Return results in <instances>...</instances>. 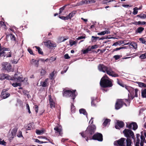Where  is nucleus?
<instances>
[{"label":"nucleus","instance_id":"f257e3e1","mask_svg":"<svg viewBox=\"0 0 146 146\" xmlns=\"http://www.w3.org/2000/svg\"><path fill=\"white\" fill-rule=\"evenodd\" d=\"M96 126L94 125L89 126L86 130L80 133L82 137L85 138L86 140L88 141L89 139H91L92 135L95 132Z\"/></svg>","mask_w":146,"mask_h":146},{"label":"nucleus","instance_id":"f03ea898","mask_svg":"<svg viewBox=\"0 0 146 146\" xmlns=\"http://www.w3.org/2000/svg\"><path fill=\"white\" fill-rule=\"evenodd\" d=\"M98 70L101 72L106 73L107 74L113 77H117L119 75L113 70L111 68L103 64H99L98 66Z\"/></svg>","mask_w":146,"mask_h":146},{"label":"nucleus","instance_id":"7ed1b4c3","mask_svg":"<svg viewBox=\"0 0 146 146\" xmlns=\"http://www.w3.org/2000/svg\"><path fill=\"white\" fill-rule=\"evenodd\" d=\"M112 80L111 79L102 78L100 82V86L103 88H110L113 85Z\"/></svg>","mask_w":146,"mask_h":146},{"label":"nucleus","instance_id":"20e7f679","mask_svg":"<svg viewBox=\"0 0 146 146\" xmlns=\"http://www.w3.org/2000/svg\"><path fill=\"white\" fill-rule=\"evenodd\" d=\"M76 92V90H66V89H64L63 91V96L67 97H71L72 99L74 100L75 99L77 94H76L75 92Z\"/></svg>","mask_w":146,"mask_h":146},{"label":"nucleus","instance_id":"39448f33","mask_svg":"<svg viewBox=\"0 0 146 146\" xmlns=\"http://www.w3.org/2000/svg\"><path fill=\"white\" fill-rule=\"evenodd\" d=\"M129 102V100L126 99H117L115 105V109L118 110L122 107L123 105L127 106V105L125 102Z\"/></svg>","mask_w":146,"mask_h":146},{"label":"nucleus","instance_id":"423d86ee","mask_svg":"<svg viewBox=\"0 0 146 146\" xmlns=\"http://www.w3.org/2000/svg\"><path fill=\"white\" fill-rule=\"evenodd\" d=\"M123 132L125 136L127 138H131L134 140V142H135V138L134 136V133L132 131L129 129H125L123 131Z\"/></svg>","mask_w":146,"mask_h":146},{"label":"nucleus","instance_id":"0eeeda50","mask_svg":"<svg viewBox=\"0 0 146 146\" xmlns=\"http://www.w3.org/2000/svg\"><path fill=\"white\" fill-rule=\"evenodd\" d=\"M91 139L97 140L99 141H102L103 140V135L101 133H97L93 135L91 138Z\"/></svg>","mask_w":146,"mask_h":146},{"label":"nucleus","instance_id":"6e6552de","mask_svg":"<svg viewBox=\"0 0 146 146\" xmlns=\"http://www.w3.org/2000/svg\"><path fill=\"white\" fill-rule=\"evenodd\" d=\"M44 43L45 46L50 49H53V48L54 49L55 48L56 46V43L52 42L50 40H48L47 41L44 42Z\"/></svg>","mask_w":146,"mask_h":146},{"label":"nucleus","instance_id":"1a4fd4ad","mask_svg":"<svg viewBox=\"0 0 146 146\" xmlns=\"http://www.w3.org/2000/svg\"><path fill=\"white\" fill-rule=\"evenodd\" d=\"M3 68L8 72H10L12 71L11 64L7 62H4L2 63Z\"/></svg>","mask_w":146,"mask_h":146},{"label":"nucleus","instance_id":"9d476101","mask_svg":"<svg viewBox=\"0 0 146 146\" xmlns=\"http://www.w3.org/2000/svg\"><path fill=\"white\" fill-rule=\"evenodd\" d=\"M125 138H121L120 139L115 141L114 143L115 145H119L120 146H125L124 144V141Z\"/></svg>","mask_w":146,"mask_h":146},{"label":"nucleus","instance_id":"9b49d317","mask_svg":"<svg viewBox=\"0 0 146 146\" xmlns=\"http://www.w3.org/2000/svg\"><path fill=\"white\" fill-rule=\"evenodd\" d=\"M13 79L10 80H14L15 82H20L21 83L24 81V80L23 77H21L20 76L18 77L17 74H15L14 77H12Z\"/></svg>","mask_w":146,"mask_h":146},{"label":"nucleus","instance_id":"f8f14e48","mask_svg":"<svg viewBox=\"0 0 146 146\" xmlns=\"http://www.w3.org/2000/svg\"><path fill=\"white\" fill-rule=\"evenodd\" d=\"M96 2L95 0H83L77 3L78 5H81L84 4H89L90 3H94Z\"/></svg>","mask_w":146,"mask_h":146},{"label":"nucleus","instance_id":"ddd939ff","mask_svg":"<svg viewBox=\"0 0 146 146\" xmlns=\"http://www.w3.org/2000/svg\"><path fill=\"white\" fill-rule=\"evenodd\" d=\"M124 125L123 121L118 120L117 121L115 127L116 129H119L120 128L123 127Z\"/></svg>","mask_w":146,"mask_h":146},{"label":"nucleus","instance_id":"4468645a","mask_svg":"<svg viewBox=\"0 0 146 146\" xmlns=\"http://www.w3.org/2000/svg\"><path fill=\"white\" fill-rule=\"evenodd\" d=\"M55 131V133L58 135L62 136L63 134L62 129V128H59L58 127H56L54 128Z\"/></svg>","mask_w":146,"mask_h":146},{"label":"nucleus","instance_id":"2eb2a0df","mask_svg":"<svg viewBox=\"0 0 146 146\" xmlns=\"http://www.w3.org/2000/svg\"><path fill=\"white\" fill-rule=\"evenodd\" d=\"M10 50V49L9 48H6L3 46H1L0 43V57H1L2 56H3L4 51H9Z\"/></svg>","mask_w":146,"mask_h":146},{"label":"nucleus","instance_id":"dca6fc26","mask_svg":"<svg viewBox=\"0 0 146 146\" xmlns=\"http://www.w3.org/2000/svg\"><path fill=\"white\" fill-rule=\"evenodd\" d=\"M7 90L6 89L3 90L1 93V96L3 98L5 99L7 98L10 96V94L9 93L7 92Z\"/></svg>","mask_w":146,"mask_h":146},{"label":"nucleus","instance_id":"f3484780","mask_svg":"<svg viewBox=\"0 0 146 146\" xmlns=\"http://www.w3.org/2000/svg\"><path fill=\"white\" fill-rule=\"evenodd\" d=\"M49 98V101L50 108L52 109L55 108V103L53 99L52 98L51 95H49L48 96Z\"/></svg>","mask_w":146,"mask_h":146},{"label":"nucleus","instance_id":"a211bd4d","mask_svg":"<svg viewBox=\"0 0 146 146\" xmlns=\"http://www.w3.org/2000/svg\"><path fill=\"white\" fill-rule=\"evenodd\" d=\"M6 79L8 80H12L13 78L10 76L9 75L7 74H2L1 75V79L2 80H4Z\"/></svg>","mask_w":146,"mask_h":146},{"label":"nucleus","instance_id":"6ab92c4d","mask_svg":"<svg viewBox=\"0 0 146 146\" xmlns=\"http://www.w3.org/2000/svg\"><path fill=\"white\" fill-rule=\"evenodd\" d=\"M127 44H128L130 47H131V46L135 49L137 48V45L135 42L130 41L128 43L125 44L124 45H126Z\"/></svg>","mask_w":146,"mask_h":146},{"label":"nucleus","instance_id":"aec40b11","mask_svg":"<svg viewBox=\"0 0 146 146\" xmlns=\"http://www.w3.org/2000/svg\"><path fill=\"white\" fill-rule=\"evenodd\" d=\"M144 30V28L142 27H138L135 31V33L141 34Z\"/></svg>","mask_w":146,"mask_h":146},{"label":"nucleus","instance_id":"412c9836","mask_svg":"<svg viewBox=\"0 0 146 146\" xmlns=\"http://www.w3.org/2000/svg\"><path fill=\"white\" fill-rule=\"evenodd\" d=\"M39 60H37L33 59L31 61V63L32 64L34 65L36 67H38L39 65Z\"/></svg>","mask_w":146,"mask_h":146},{"label":"nucleus","instance_id":"4be33fe9","mask_svg":"<svg viewBox=\"0 0 146 146\" xmlns=\"http://www.w3.org/2000/svg\"><path fill=\"white\" fill-rule=\"evenodd\" d=\"M127 89L128 90V91L130 93L131 95V93H133V92L134 91V88L131 87H128ZM135 97V96H133L132 95L131 96V100H133L134 98Z\"/></svg>","mask_w":146,"mask_h":146},{"label":"nucleus","instance_id":"5701e85b","mask_svg":"<svg viewBox=\"0 0 146 146\" xmlns=\"http://www.w3.org/2000/svg\"><path fill=\"white\" fill-rule=\"evenodd\" d=\"M10 51L8 52L7 54H6L5 52V51H4V53L3 54V55L1 56V57H3V58H4L5 57H6V58L11 57L12 56V53L11 51L10 50L9 51Z\"/></svg>","mask_w":146,"mask_h":146},{"label":"nucleus","instance_id":"b1692460","mask_svg":"<svg viewBox=\"0 0 146 146\" xmlns=\"http://www.w3.org/2000/svg\"><path fill=\"white\" fill-rule=\"evenodd\" d=\"M48 78H46L44 82H41L40 84L43 87H46L48 86Z\"/></svg>","mask_w":146,"mask_h":146},{"label":"nucleus","instance_id":"393cba45","mask_svg":"<svg viewBox=\"0 0 146 146\" xmlns=\"http://www.w3.org/2000/svg\"><path fill=\"white\" fill-rule=\"evenodd\" d=\"M38 138H42V139H45L48 141L52 143V144L53 145H54V143L53 142V140L52 139H50L47 138L45 136H38Z\"/></svg>","mask_w":146,"mask_h":146},{"label":"nucleus","instance_id":"a878e982","mask_svg":"<svg viewBox=\"0 0 146 146\" xmlns=\"http://www.w3.org/2000/svg\"><path fill=\"white\" fill-rule=\"evenodd\" d=\"M76 11H73L70 13L68 15L69 19H71L72 17H74L76 13Z\"/></svg>","mask_w":146,"mask_h":146},{"label":"nucleus","instance_id":"bb28decb","mask_svg":"<svg viewBox=\"0 0 146 146\" xmlns=\"http://www.w3.org/2000/svg\"><path fill=\"white\" fill-rule=\"evenodd\" d=\"M10 36L11 38V39L12 40H14L15 41H16V38L15 35H13L12 34H10L8 35H6V38H7L9 36Z\"/></svg>","mask_w":146,"mask_h":146},{"label":"nucleus","instance_id":"cd10ccee","mask_svg":"<svg viewBox=\"0 0 146 146\" xmlns=\"http://www.w3.org/2000/svg\"><path fill=\"white\" fill-rule=\"evenodd\" d=\"M35 47L36 49L37 50L38 53L39 54L43 55V52L42 50V49L39 46H35L33 47Z\"/></svg>","mask_w":146,"mask_h":146},{"label":"nucleus","instance_id":"c85d7f7f","mask_svg":"<svg viewBox=\"0 0 146 146\" xmlns=\"http://www.w3.org/2000/svg\"><path fill=\"white\" fill-rule=\"evenodd\" d=\"M79 112L80 113L83 114L84 115H86L87 117L88 114L85 109L82 108L79 110Z\"/></svg>","mask_w":146,"mask_h":146},{"label":"nucleus","instance_id":"c756f323","mask_svg":"<svg viewBox=\"0 0 146 146\" xmlns=\"http://www.w3.org/2000/svg\"><path fill=\"white\" fill-rule=\"evenodd\" d=\"M91 105L92 106L96 107V104L95 103V98L94 97L91 98Z\"/></svg>","mask_w":146,"mask_h":146},{"label":"nucleus","instance_id":"7c9ffc66","mask_svg":"<svg viewBox=\"0 0 146 146\" xmlns=\"http://www.w3.org/2000/svg\"><path fill=\"white\" fill-rule=\"evenodd\" d=\"M136 83H137L138 84L139 86V87L141 88H145V83L138 82H136Z\"/></svg>","mask_w":146,"mask_h":146},{"label":"nucleus","instance_id":"2f4dec72","mask_svg":"<svg viewBox=\"0 0 146 146\" xmlns=\"http://www.w3.org/2000/svg\"><path fill=\"white\" fill-rule=\"evenodd\" d=\"M126 146H131V138H127L126 140Z\"/></svg>","mask_w":146,"mask_h":146},{"label":"nucleus","instance_id":"473e14b6","mask_svg":"<svg viewBox=\"0 0 146 146\" xmlns=\"http://www.w3.org/2000/svg\"><path fill=\"white\" fill-rule=\"evenodd\" d=\"M115 1L114 0H104L101 2L102 3L104 4L108 5L109 2Z\"/></svg>","mask_w":146,"mask_h":146},{"label":"nucleus","instance_id":"72a5a7b5","mask_svg":"<svg viewBox=\"0 0 146 146\" xmlns=\"http://www.w3.org/2000/svg\"><path fill=\"white\" fill-rule=\"evenodd\" d=\"M44 130H36V133L38 135H41L43 133H44Z\"/></svg>","mask_w":146,"mask_h":146},{"label":"nucleus","instance_id":"f704fd0d","mask_svg":"<svg viewBox=\"0 0 146 146\" xmlns=\"http://www.w3.org/2000/svg\"><path fill=\"white\" fill-rule=\"evenodd\" d=\"M136 142L135 143H139L140 142V135L139 134H136Z\"/></svg>","mask_w":146,"mask_h":146},{"label":"nucleus","instance_id":"c9c22d12","mask_svg":"<svg viewBox=\"0 0 146 146\" xmlns=\"http://www.w3.org/2000/svg\"><path fill=\"white\" fill-rule=\"evenodd\" d=\"M133 129V130H136L138 127L137 125V123L135 122H132Z\"/></svg>","mask_w":146,"mask_h":146},{"label":"nucleus","instance_id":"e433bc0d","mask_svg":"<svg viewBox=\"0 0 146 146\" xmlns=\"http://www.w3.org/2000/svg\"><path fill=\"white\" fill-rule=\"evenodd\" d=\"M141 96L143 98H146V89H144L142 91Z\"/></svg>","mask_w":146,"mask_h":146},{"label":"nucleus","instance_id":"4c0bfd02","mask_svg":"<svg viewBox=\"0 0 146 146\" xmlns=\"http://www.w3.org/2000/svg\"><path fill=\"white\" fill-rule=\"evenodd\" d=\"M110 120L109 119H106L104 122L103 123V125L104 126H106L108 123L110 121Z\"/></svg>","mask_w":146,"mask_h":146},{"label":"nucleus","instance_id":"58836bf2","mask_svg":"<svg viewBox=\"0 0 146 146\" xmlns=\"http://www.w3.org/2000/svg\"><path fill=\"white\" fill-rule=\"evenodd\" d=\"M59 17L62 20H66L69 19L68 17V15L66 17L64 16H60V15L59 16Z\"/></svg>","mask_w":146,"mask_h":146},{"label":"nucleus","instance_id":"ea45409f","mask_svg":"<svg viewBox=\"0 0 146 146\" xmlns=\"http://www.w3.org/2000/svg\"><path fill=\"white\" fill-rule=\"evenodd\" d=\"M66 6L67 5H65L59 9V10L60 11L58 14H60L63 12Z\"/></svg>","mask_w":146,"mask_h":146},{"label":"nucleus","instance_id":"a19ab883","mask_svg":"<svg viewBox=\"0 0 146 146\" xmlns=\"http://www.w3.org/2000/svg\"><path fill=\"white\" fill-rule=\"evenodd\" d=\"M141 139L140 143H142L144 145L143 141L145 140L144 136L143 135H141L140 136Z\"/></svg>","mask_w":146,"mask_h":146},{"label":"nucleus","instance_id":"79ce46f5","mask_svg":"<svg viewBox=\"0 0 146 146\" xmlns=\"http://www.w3.org/2000/svg\"><path fill=\"white\" fill-rule=\"evenodd\" d=\"M139 40L142 43L145 44L146 40L143 38H139Z\"/></svg>","mask_w":146,"mask_h":146},{"label":"nucleus","instance_id":"37998d69","mask_svg":"<svg viewBox=\"0 0 146 146\" xmlns=\"http://www.w3.org/2000/svg\"><path fill=\"white\" fill-rule=\"evenodd\" d=\"M54 71H53L52 73L50 74V79L51 80H53L54 79Z\"/></svg>","mask_w":146,"mask_h":146},{"label":"nucleus","instance_id":"c03bdc74","mask_svg":"<svg viewBox=\"0 0 146 146\" xmlns=\"http://www.w3.org/2000/svg\"><path fill=\"white\" fill-rule=\"evenodd\" d=\"M46 73V71L43 69L42 68L40 72V74L41 76H44Z\"/></svg>","mask_w":146,"mask_h":146},{"label":"nucleus","instance_id":"a18cd8bd","mask_svg":"<svg viewBox=\"0 0 146 146\" xmlns=\"http://www.w3.org/2000/svg\"><path fill=\"white\" fill-rule=\"evenodd\" d=\"M138 9L137 7H135L133 9V14L134 15H136L138 13L137 10Z\"/></svg>","mask_w":146,"mask_h":146},{"label":"nucleus","instance_id":"49530a36","mask_svg":"<svg viewBox=\"0 0 146 146\" xmlns=\"http://www.w3.org/2000/svg\"><path fill=\"white\" fill-rule=\"evenodd\" d=\"M71 111L72 112H74L76 110L75 107L72 104L71 107Z\"/></svg>","mask_w":146,"mask_h":146},{"label":"nucleus","instance_id":"de8ad7c7","mask_svg":"<svg viewBox=\"0 0 146 146\" xmlns=\"http://www.w3.org/2000/svg\"><path fill=\"white\" fill-rule=\"evenodd\" d=\"M5 26L4 23L2 21H0V28L4 27Z\"/></svg>","mask_w":146,"mask_h":146},{"label":"nucleus","instance_id":"09e8293b","mask_svg":"<svg viewBox=\"0 0 146 146\" xmlns=\"http://www.w3.org/2000/svg\"><path fill=\"white\" fill-rule=\"evenodd\" d=\"M35 141L36 142L40 144H42L43 143H47V142H43V141H40L37 139H35Z\"/></svg>","mask_w":146,"mask_h":146},{"label":"nucleus","instance_id":"8fccbe9b","mask_svg":"<svg viewBox=\"0 0 146 146\" xmlns=\"http://www.w3.org/2000/svg\"><path fill=\"white\" fill-rule=\"evenodd\" d=\"M6 143L5 141L3 140H2L1 139H0V144L5 145H6Z\"/></svg>","mask_w":146,"mask_h":146},{"label":"nucleus","instance_id":"3c124183","mask_svg":"<svg viewBox=\"0 0 146 146\" xmlns=\"http://www.w3.org/2000/svg\"><path fill=\"white\" fill-rule=\"evenodd\" d=\"M97 40L96 36H92L91 37V41L92 42H96Z\"/></svg>","mask_w":146,"mask_h":146},{"label":"nucleus","instance_id":"603ef678","mask_svg":"<svg viewBox=\"0 0 146 146\" xmlns=\"http://www.w3.org/2000/svg\"><path fill=\"white\" fill-rule=\"evenodd\" d=\"M28 51L29 52L30 54L33 55L34 56L35 55L34 53H33V50L29 48L28 49Z\"/></svg>","mask_w":146,"mask_h":146},{"label":"nucleus","instance_id":"864d4df0","mask_svg":"<svg viewBox=\"0 0 146 146\" xmlns=\"http://www.w3.org/2000/svg\"><path fill=\"white\" fill-rule=\"evenodd\" d=\"M23 92L24 95H27L28 96L29 95V92L27 90H24L23 91Z\"/></svg>","mask_w":146,"mask_h":146},{"label":"nucleus","instance_id":"5fc2aeb1","mask_svg":"<svg viewBox=\"0 0 146 146\" xmlns=\"http://www.w3.org/2000/svg\"><path fill=\"white\" fill-rule=\"evenodd\" d=\"M117 83L120 86L124 87V84L122 83V82L120 81H119L118 79H117Z\"/></svg>","mask_w":146,"mask_h":146},{"label":"nucleus","instance_id":"6e6d98bb","mask_svg":"<svg viewBox=\"0 0 146 146\" xmlns=\"http://www.w3.org/2000/svg\"><path fill=\"white\" fill-rule=\"evenodd\" d=\"M137 17L142 19H144V14L138 15H137Z\"/></svg>","mask_w":146,"mask_h":146},{"label":"nucleus","instance_id":"4d7b16f0","mask_svg":"<svg viewBox=\"0 0 146 146\" xmlns=\"http://www.w3.org/2000/svg\"><path fill=\"white\" fill-rule=\"evenodd\" d=\"M132 126V122L129 124V125L127 124L126 125V127L128 128L129 129H131Z\"/></svg>","mask_w":146,"mask_h":146},{"label":"nucleus","instance_id":"13d9d810","mask_svg":"<svg viewBox=\"0 0 146 146\" xmlns=\"http://www.w3.org/2000/svg\"><path fill=\"white\" fill-rule=\"evenodd\" d=\"M26 107L27 109L28 110V112L29 114L31 113V111L30 110V107L29 106V105L28 104H26Z\"/></svg>","mask_w":146,"mask_h":146},{"label":"nucleus","instance_id":"bf43d9fd","mask_svg":"<svg viewBox=\"0 0 146 146\" xmlns=\"http://www.w3.org/2000/svg\"><path fill=\"white\" fill-rule=\"evenodd\" d=\"M121 56L120 55H116L113 56V58H114L116 60H117L120 58Z\"/></svg>","mask_w":146,"mask_h":146},{"label":"nucleus","instance_id":"052dcab7","mask_svg":"<svg viewBox=\"0 0 146 146\" xmlns=\"http://www.w3.org/2000/svg\"><path fill=\"white\" fill-rule=\"evenodd\" d=\"M35 110L36 113H37L38 112V107L37 105H36L35 106Z\"/></svg>","mask_w":146,"mask_h":146},{"label":"nucleus","instance_id":"680f3d73","mask_svg":"<svg viewBox=\"0 0 146 146\" xmlns=\"http://www.w3.org/2000/svg\"><path fill=\"white\" fill-rule=\"evenodd\" d=\"M87 48L86 49L82 50V51L83 52V53L84 54H85L88 53L90 50H89Z\"/></svg>","mask_w":146,"mask_h":146},{"label":"nucleus","instance_id":"e2e57ef3","mask_svg":"<svg viewBox=\"0 0 146 146\" xmlns=\"http://www.w3.org/2000/svg\"><path fill=\"white\" fill-rule=\"evenodd\" d=\"M64 58L65 59H68L70 58V57L68 54H66L64 55Z\"/></svg>","mask_w":146,"mask_h":146},{"label":"nucleus","instance_id":"0e129e2a","mask_svg":"<svg viewBox=\"0 0 146 146\" xmlns=\"http://www.w3.org/2000/svg\"><path fill=\"white\" fill-rule=\"evenodd\" d=\"M139 58L141 59H144L145 58V54H141L139 57Z\"/></svg>","mask_w":146,"mask_h":146},{"label":"nucleus","instance_id":"69168bd1","mask_svg":"<svg viewBox=\"0 0 146 146\" xmlns=\"http://www.w3.org/2000/svg\"><path fill=\"white\" fill-rule=\"evenodd\" d=\"M17 136L19 137H23V136L22 134V132L21 131H19V132L18 134L17 135Z\"/></svg>","mask_w":146,"mask_h":146},{"label":"nucleus","instance_id":"338daca9","mask_svg":"<svg viewBox=\"0 0 146 146\" xmlns=\"http://www.w3.org/2000/svg\"><path fill=\"white\" fill-rule=\"evenodd\" d=\"M138 89H135V96L136 97H138V95H137V92H138Z\"/></svg>","mask_w":146,"mask_h":146},{"label":"nucleus","instance_id":"774afa93","mask_svg":"<svg viewBox=\"0 0 146 146\" xmlns=\"http://www.w3.org/2000/svg\"><path fill=\"white\" fill-rule=\"evenodd\" d=\"M106 32H105V31H102L100 33H99L97 34V35H105V33H106Z\"/></svg>","mask_w":146,"mask_h":146}]
</instances>
